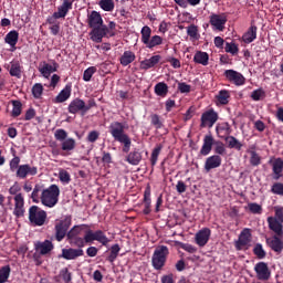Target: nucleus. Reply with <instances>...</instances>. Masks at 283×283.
Segmentation results:
<instances>
[{"mask_svg": "<svg viewBox=\"0 0 283 283\" xmlns=\"http://www.w3.org/2000/svg\"><path fill=\"white\" fill-rule=\"evenodd\" d=\"M155 94L157 96H160L161 98H165L167 94H169V86L165 82H159L155 85Z\"/></svg>", "mask_w": 283, "mask_h": 283, "instance_id": "f704fd0d", "label": "nucleus"}, {"mask_svg": "<svg viewBox=\"0 0 283 283\" xmlns=\"http://www.w3.org/2000/svg\"><path fill=\"white\" fill-rule=\"evenodd\" d=\"M55 139H57L60 143H63V140H66L67 138V132L65 129H56L54 133Z\"/></svg>", "mask_w": 283, "mask_h": 283, "instance_id": "052dcab7", "label": "nucleus"}, {"mask_svg": "<svg viewBox=\"0 0 283 283\" xmlns=\"http://www.w3.org/2000/svg\"><path fill=\"white\" fill-rule=\"evenodd\" d=\"M157 45H163V38L160 35H154L153 38H150V40L146 44V48L151 50V49L156 48Z\"/></svg>", "mask_w": 283, "mask_h": 283, "instance_id": "49530a36", "label": "nucleus"}, {"mask_svg": "<svg viewBox=\"0 0 283 283\" xmlns=\"http://www.w3.org/2000/svg\"><path fill=\"white\" fill-rule=\"evenodd\" d=\"M217 134L220 136L221 134L223 136H229L231 134V127L229 126V123H222L217 126Z\"/></svg>", "mask_w": 283, "mask_h": 283, "instance_id": "a18cd8bd", "label": "nucleus"}, {"mask_svg": "<svg viewBox=\"0 0 283 283\" xmlns=\"http://www.w3.org/2000/svg\"><path fill=\"white\" fill-rule=\"evenodd\" d=\"M59 179L62 182V185H70L72 181V177L70 176V172L65 169H60L59 170Z\"/></svg>", "mask_w": 283, "mask_h": 283, "instance_id": "c03bdc74", "label": "nucleus"}, {"mask_svg": "<svg viewBox=\"0 0 283 283\" xmlns=\"http://www.w3.org/2000/svg\"><path fill=\"white\" fill-rule=\"evenodd\" d=\"M73 3L63 2L59 8L57 12H54L51 18L48 19V23H54V19H65L67 17V12L72 10Z\"/></svg>", "mask_w": 283, "mask_h": 283, "instance_id": "4468645a", "label": "nucleus"}, {"mask_svg": "<svg viewBox=\"0 0 283 283\" xmlns=\"http://www.w3.org/2000/svg\"><path fill=\"white\" fill-rule=\"evenodd\" d=\"M210 25L212 27L213 30L223 32L224 25H227V13H212L210 15Z\"/></svg>", "mask_w": 283, "mask_h": 283, "instance_id": "9d476101", "label": "nucleus"}, {"mask_svg": "<svg viewBox=\"0 0 283 283\" xmlns=\"http://www.w3.org/2000/svg\"><path fill=\"white\" fill-rule=\"evenodd\" d=\"M40 193H43V187L41 185H35L34 188H33V191L31 193V199L36 205H39V202H41V195Z\"/></svg>", "mask_w": 283, "mask_h": 283, "instance_id": "4c0bfd02", "label": "nucleus"}, {"mask_svg": "<svg viewBox=\"0 0 283 283\" xmlns=\"http://www.w3.org/2000/svg\"><path fill=\"white\" fill-rule=\"evenodd\" d=\"M280 238H283V237L275 234L274 237L266 239V244L275 253H280L283 250V240Z\"/></svg>", "mask_w": 283, "mask_h": 283, "instance_id": "5701e85b", "label": "nucleus"}, {"mask_svg": "<svg viewBox=\"0 0 283 283\" xmlns=\"http://www.w3.org/2000/svg\"><path fill=\"white\" fill-rule=\"evenodd\" d=\"M4 42L8 43V45H10V48H15L17 43H19V32L17 31H10L6 38H4Z\"/></svg>", "mask_w": 283, "mask_h": 283, "instance_id": "c9c22d12", "label": "nucleus"}, {"mask_svg": "<svg viewBox=\"0 0 283 283\" xmlns=\"http://www.w3.org/2000/svg\"><path fill=\"white\" fill-rule=\"evenodd\" d=\"M252 101H262L264 98V91L262 88H258L251 93Z\"/></svg>", "mask_w": 283, "mask_h": 283, "instance_id": "e2e57ef3", "label": "nucleus"}, {"mask_svg": "<svg viewBox=\"0 0 283 283\" xmlns=\"http://www.w3.org/2000/svg\"><path fill=\"white\" fill-rule=\"evenodd\" d=\"M120 65L124 67H127L130 63H134L136 61V54L132 51H125L123 55L120 56Z\"/></svg>", "mask_w": 283, "mask_h": 283, "instance_id": "72a5a7b5", "label": "nucleus"}, {"mask_svg": "<svg viewBox=\"0 0 283 283\" xmlns=\"http://www.w3.org/2000/svg\"><path fill=\"white\" fill-rule=\"evenodd\" d=\"M83 255H84L83 249L69 248V249H62L61 258H63L64 260H76V258H83Z\"/></svg>", "mask_w": 283, "mask_h": 283, "instance_id": "aec40b11", "label": "nucleus"}, {"mask_svg": "<svg viewBox=\"0 0 283 283\" xmlns=\"http://www.w3.org/2000/svg\"><path fill=\"white\" fill-rule=\"evenodd\" d=\"M120 252V245L114 244L111 248V254L108 256L109 262H114L116 258H118V253Z\"/></svg>", "mask_w": 283, "mask_h": 283, "instance_id": "13d9d810", "label": "nucleus"}, {"mask_svg": "<svg viewBox=\"0 0 283 283\" xmlns=\"http://www.w3.org/2000/svg\"><path fill=\"white\" fill-rule=\"evenodd\" d=\"M218 103H220V105H227L229 103V98H231V94L229 93V91H220L218 96Z\"/></svg>", "mask_w": 283, "mask_h": 283, "instance_id": "37998d69", "label": "nucleus"}, {"mask_svg": "<svg viewBox=\"0 0 283 283\" xmlns=\"http://www.w3.org/2000/svg\"><path fill=\"white\" fill-rule=\"evenodd\" d=\"M140 160H143V155H140L139 151H132L127 156V163H129V165H138Z\"/></svg>", "mask_w": 283, "mask_h": 283, "instance_id": "58836bf2", "label": "nucleus"}, {"mask_svg": "<svg viewBox=\"0 0 283 283\" xmlns=\"http://www.w3.org/2000/svg\"><path fill=\"white\" fill-rule=\"evenodd\" d=\"M150 123L151 125H154L156 129H161L163 127V122L160 120V116H158L157 114H154L150 116Z\"/></svg>", "mask_w": 283, "mask_h": 283, "instance_id": "680f3d73", "label": "nucleus"}, {"mask_svg": "<svg viewBox=\"0 0 283 283\" xmlns=\"http://www.w3.org/2000/svg\"><path fill=\"white\" fill-rule=\"evenodd\" d=\"M193 61L198 65L207 66V65H209V53L202 52V51H197L195 53Z\"/></svg>", "mask_w": 283, "mask_h": 283, "instance_id": "7c9ffc66", "label": "nucleus"}, {"mask_svg": "<svg viewBox=\"0 0 283 283\" xmlns=\"http://www.w3.org/2000/svg\"><path fill=\"white\" fill-rule=\"evenodd\" d=\"M54 249V244L50 240H45L43 242L38 241L35 243V251L40 253V255H48Z\"/></svg>", "mask_w": 283, "mask_h": 283, "instance_id": "b1692460", "label": "nucleus"}, {"mask_svg": "<svg viewBox=\"0 0 283 283\" xmlns=\"http://www.w3.org/2000/svg\"><path fill=\"white\" fill-rule=\"evenodd\" d=\"M72 227V217H65L62 220H57L55 223V240L61 242L65 235H67V229Z\"/></svg>", "mask_w": 283, "mask_h": 283, "instance_id": "6e6552de", "label": "nucleus"}, {"mask_svg": "<svg viewBox=\"0 0 283 283\" xmlns=\"http://www.w3.org/2000/svg\"><path fill=\"white\" fill-rule=\"evenodd\" d=\"M4 70H8L10 76H14L15 78H21L23 74V66L18 60H13L9 64H4Z\"/></svg>", "mask_w": 283, "mask_h": 283, "instance_id": "dca6fc26", "label": "nucleus"}, {"mask_svg": "<svg viewBox=\"0 0 283 283\" xmlns=\"http://www.w3.org/2000/svg\"><path fill=\"white\" fill-rule=\"evenodd\" d=\"M254 39H258V27L251 25L249 30L243 34L242 40L245 43H253Z\"/></svg>", "mask_w": 283, "mask_h": 283, "instance_id": "2f4dec72", "label": "nucleus"}, {"mask_svg": "<svg viewBox=\"0 0 283 283\" xmlns=\"http://www.w3.org/2000/svg\"><path fill=\"white\" fill-rule=\"evenodd\" d=\"M210 238H211V230L209 228H203L196 233L195 242L196 244H198V247H206Z\"/></svg>", "mask_w": 283, "mask_h": 283, "instance_id": "f3484780", "label": "nucleus"}, {"mask_svg": "<svg viewBox=\"0 0 283 283\" xmlns=\"http://www.w3.org/2000/svg\"><path fill=\"white\" fill-rule=\"evenodd\" d=\"M103 24V17H101V13L97 11H92L88 15V27L94 28H101Z\"/></svg>", "mask_w": 283, "mask_h": 283, "instance_id": "cd10ccee", "label": "nucleus"}, {"mask_svg": "<svg viewBox=\"0 0 283 283\" xmlns=\"http://www.w3.org/2000/svg\"><path fill=\"white\" fill-rule=\"evenodd\" d=\"M107 32H109V29L105 24L95 27L90 32V38L94 41V43H103V38L107 36Z\"/></svg>", "mask_w": 283, "mask_h": 283, "instance_id": "f8f14e48", "label": "nucleus"}, {"mask_svg": "<svg viewBox=\"0 0 283 283\" xmlns=\"http://www.w3.org/2000/svg\"><path fill=\"white\" fill-rule=\"evenodd\" d=\"M108 129L114 140L124 145L123 151L125 154H129V149L132 148V139L127 134H125V125H123L120 122H113L111 123Z\"/></svg>", "mask_w": 283, "mask_h": 283, "instance_id": "f257e3e1", "label": "nucleus"}, {"mask_svg": "<svg viewBox=\"0 0 283 283\" xmlns=\"http://www.w3.org/2000/svg\"><path fill=\"white\" fill-rule=\"evenodd\" d=\"M96 66H90L88 69H86L83 73V81L90 83V81H92V76L96 74Z\"/></svg>", "mask_w": 283, "mask_h": 283, "instance_id": "603ef678", "label": "nucleus"}, {"mask_svg": "<svg viewBox=\"0 0 283 283\" xmlns=\"http://www.w3.org/2000/svg\"><path fill=\"white\" fill-rule=\"evenodd\" d=\"M167 255H169V248H167L166 245H159L155 249L151 258V263L156 271H160V269L165 266L167 262Z\"/></svg>", "mask_w": 283, "mask_h": 283, "instance_id": "20e7f679", "label": "nucleus"}, {"mask_svg": "<svg viewBox=\"0 0 283 283\" xmlns=\"http://www.w3.org/2000/svg\"><path fill=\"white\" fill-rule=\"evenodd\" d=\"M62 151H74L76 149V140L74 138H66L61 144Z\"/></svg>", "mask_w": 283, "mask_h": 283, "instance_id": "e433bc0d", "label": "nucleus"}, {"mask_svg": "<svg viewBox=\"0 0 283 283\" xmlns=\"http://www.w3.org/2000/svg\"><path fill=\"white\" fill-rule=\"evenodd\" d=\"M178 247H180V249H184V251H187V253H196V251H198V249H196V247H193L189 243L178 242Z\"/></svg>", "mask_w": 283, "mask_h": 283, "instance_id": "0e129e2a", "label": "nucleus"}, {"mask_svg": "<svg viewBox=\"0 0 283 283\" xmlns=\"http://www.w3.org/2000/svg\"><path fill=\"white\" fill-rule=\"evenodd\" d=\"M187 34L190 36V39H193V41H198V39H200L198 27H196V24H191L187 28Z\"/></svg>", "mask_w": 283, "mask_h": 283, "instance_id": "09e8293b", "label": "nucleus"}, {"mask_svg": "<svg viewBox=\"0 0 283 283\" xmlns=\"http://www.w3.org/2000/svg\"><path fill=\"white\" fill-rule=\"evenodd\" d=\"M268 226L279 238H283V207H274V217H268Z\"/></svg>", "mask_w": 283, "mask_h": 283, "instance_id": "7ed1b4c3", "label": "nucleus"}, {"mask_svg": "<svg viewBox=\"0 0 283 283\" xmlns=\"http://www.w3.org/2000/svg\"><path fill=\"white\" fill-rule=\"evenodd\" d=\"M29 220L33 227H43L48 220V212L38 206H32L29 209Z\"/></svg>", "mask_w": 283, "mask_h": 283, "instance_id": "423d86ee", "label": "nucleus"}, {"mask_svg": "<svg viewBox=\"0 0 283 283\" xmlns=\"http://www.w3.org/2000/svg\"><path fill=\"white\" fill-rule=\"evenodd\" d=\"M224 76L227 78V81H229L230 83H233L234 85H244V82L247 81L244 78V75H242V73L234 71V70H227L224 71Z\"/></svg>", "mask_w": 283, "mask_h": 283, "instance_id": "2eb2a0df", "label": "nucleus"}, {"mask_svg": "<svg viewBox=\"0 0 283 283\" xmlns=\"http://www.w3.org/2000/svg\"><path fill=\"white\" fill-rule=\"evenodd\" d=\"M230 149H238L241 150L242 149V143H240V140H238V138L233 137V136H229L226 138Z\"/></svg>", "mask_w": 283, "mask_h": 283, "instance_id": "a19ab883", "label": "nucleus"}, {"mask_svg": "<svg viewBox=\"0 0 283 283\" xmlns=\"http://www.w3.org/2000/svg\"><path fill=\"white\" fill-rule=\"evenodd\" d=\"M59 71V63L51 61V63L42 62L39 66V72L44 78H50L54 72Z\"/></svg>", "mask_w": 283, "mask_h": 283, "instance_id": "9b49d317", "label": "nucleus"}, {"mask_svg": "<svg viewBox=\"0 0 283 283\" xmlns=\"http://www.w3.org/2000/svg\"><path fill=\"white\" fill-rule=\"evenodd\" d=\"M248 154H250V164L252 165V167H258V165H260V163H262L260 155H258V153H255V150L249 149Z\"/></svg>", "mask_w": 283, "mask_h": 283, "instance_id": "de8ad7c7", "label": "nucleus"}, {"mask_svg": "<svg viewBox=\"0 0 283 283\" xmlns=\"http://www.w3.org/2000/svg\"><path fill=\"white\" fill-rule=\"evenodd\" d=\"M248 209L249 211H251V213H262V206H260L259 203H249Z\"/></svg>", "mask_w": 283, "mask_h": 283, "instance_id": "338daca9", "label": "nucleus"}, {"mask_svg": "<svg viewBox=\"0 0 283 283\" xmlns=\"http://www.w3.org/2000/svg\"><path fill=\"white\" fill-rule=\"evenodd\" d=\"M12 116L17 118V116H21V102L14 101L12 108Z\"/></svg>", "mask_w": 283, "mask_h": 283, "instance_id": "69168bd1", "label": "nucleus"}, {"mask_svg": "<svg viewBox=\"0 0 283 283\" xmlns=\"http://www.w3.org/2000/svg\"><path fill=\"white\" fill-rule=\"evenodd\" d=\"M271 193H274V196H283V184L282 182H275L271 187Z\"/></svg>", "mask_w": 283, "mask_h": 283, "instance_id": "bf43d9fd", "label": "nucleus"}, {"mask_svg": "<svg viewBox=\"0 0 283 283\" xmlns=\"http://www.w3.org/2000/svg\"><path fill=\"white\" fill-rule=\"evenodd\" d=\"M250 243H251V230L244 229L240 233L239 239L235 242V247L238 251H242V249H244V247H249Z\"/></svg>", "mask_w": 283, "mask_h": 283, "instance_id": "6ab92c4d", "label": "nucleus"}, {"mask_svg": "<svg viewBox=\"0 0 283 283\" xmlns=\"http://www.w3.org/2000/svg\"><path fill=\"white\" fill-rule=\"evenodd\" d=\"M254 271L259 280H269L271 277V272L269 271V265L264 262H260L255 265Z\"/></svg>", "mask_w": 283, "mask_h": 283, "instance_id": "393cba45", "label": "nucleus"}, {"mask_svg": "<svg viewBox=\"0 0 283 283\" xmlns=\"http://www.w3.org/2000/svg\"><path fill=\"white\" fill-rule=\"evenodd\" d=\"M20 164H21V157L14 156L9 163L10 171L12 172L17 171L19 167H21Z\"/></svg>", "mask_w": 283, "mask_h": 283, "instance_id": "6e6d98bb", "label": "nucleus"}, {"mask_svg": "<svg viewBox=\"0 0 283 283\" xmlns=\"http://www.w3.org/2000/svg\"><path fill=\"white\" fill-rule=\"evenodd\" d=\"M59 196H61L59 186L51 185L49 188L42 190L40 200L44 207L52 209L59 205Z\"/></svg>", "mask_w": 283, "mask_h": 283, "instance_id": "f03ea898", "label": "nucleus"}, {"mask_svg": "<svg viewBox=\"0 0 283 283\" xmlns=\"http://www.w3.org/2000/svg\"><path fill=\"white\" fill-rule=\"evenodd\" d=\"M160 151H163V145H157L151 153L150 163L151 165H156L158 163V156H160Z\"/></svg>", "mask_w": 283, "mask_h": 283, "instance_id": "5fc2aeb1", "label": "nucleus"}, {"mask_svg": "<svg viewBox=\"0 0 283 283\" xmlns=\"http://www.w3.org/2000/svg\"><path fill=\"white\" fill-rule=\"evenodd\" d=\"M222 165V157L219 155H212L206 159L205 169L207 172L211 171V169H218Z\"/></svg>", "mask_w": 283, "mask_h": 283, "instance_id": "4be33fe9", "label": "nucleus"}, {"mask_svg": "<svg viewBox=\"0 0 283 283\" xmlns=\"http://www.w3.org/2000/svg\"><path fill=\"white\" fill-rule=\"evenodd\" d=\"M72 96V87L65 86L55 97V103H65Z\"/></svg>", "mask_w": 283, "mask_h": 283, "instance_id": "473e14b6", "label": "nucleus"}, {"mask_svg": "<svg viewBox=\"0 0 283 283\" xmlns=\"http://www.w3.org/2000/svg\"><path fill=\"white\" fill-rule=\"evenodd\" d=\"M85 242H87V244H91L92 242H98L103 247H107V244H109V238H107L103 230H87L85 232Z\"/></svg>", "mask_w": 283, "mask_h": 283, "instance_id": "0eeeda50", "label": "nucleus"}, {"mask_svg": "<svg viewBox=\"0 0 283 283\" xmlns=\"http://www.w3.org/2000/svg\"><path fill=\"white\" fill-rule=\"evenodd\" d=\"M253 253L256 255V258H259V260H264V258H266V252L261 243L255 244Z\"/></svg>", "mask_w": 283, "mask_h": 283, "instance_id": "864d4df0", "label": "nucleus"}, {"mask_svg": "<svg viewBox=\"0 0 283 283\" xmlns=\"http://www.w3.org/2000/svg\"><path fill=\"white\" fill-rule=\"evenodd\" d=\"M39 174V168L36 166H30V164L20 165L15 171L17 178L20 180H25L28 176H36Z\"/></svg>", "mask_w": 283, "mask_h": 283, "instance_id": "1a4fd4ad", "label": "nucleus"}, {"mask_svg": "<svg viewBox=\"0 0 283 283\" xmlns=\"http://www.w3.org/2000/svg\"><path fill=\"white\" fill-rule=\"evenodd\" d=\"M218 122V113L208 111L201 115V127H213Z\"/></svg>", "mask_w": 283, "mask_h": 283, "instance_id": "a211bd4d", "label": "nucleus"}, {"mask_svg": "<svg viewBox=\"0 0 283 283\" xmlns=\"http://www.w3.org/2000/svg\"><path fill=\"white\" fill-rule=\"evenodd\" d=\"M10 265H4L0 269V283L8 282V277H10Z\"/></svg>", "mask_w": 283, "mask_h": 283, "instance_id": "8fccbe9b", "label": "nucleus"}, {"mask_svg": "<svg viewBox=\"0 0 283 283\" xmlns=\"http://www.w3.org/2000/svg\"><path fill=\"white\" fill-rule=\"evenodd\" d=\"M214 153H217L219 156H224L227 154V148H224V144L221 142L216 143Z\"/></svg>", "mask_w": 283, "mask_h": 283, "instance_id": "774afa93", "label": "nucleus"}, {"mask_svg": "<svg viewBox=\"0 0 283 283\" xmlns=\"http://www.w3.org/2000/svg\"><path fill=\"white\" fill-rule=\"evenodd\" d=\"M14 209H13V216L15 218H23L25 216V199L23 198L22 193H19L14 196Z\"/></svg>", "mask_w": 283, "mask_h": 283, "instance_id": "ddd939ff", "label": "nucleus"}, {"mask_svg": "<svg viewBox=\"0 0 283 283\" xmlns=\"http://www.w3.org/2000/svg\"><path fill=\"white\" fill-rule=\"evenodd\" d=\"M163 57L160 55H153L150 59H146L140 62V70H151V67H156Z\"/></svg>", "mask_w": 283, "mask_h": 283, "instance_id": "bb28decb", "label": "nucleus"}, {"mask_svg": "<svg viewBox=\"0 0 283 283\" xmlns=\"http://www.w3.org/2000/svg\"><path fill=\"white\" fill-rule=\"evenodd\" d=\"M226 52H228L229 54H232L233 56H235V54H238V52L240 51L238 49V44H235L234 42H227L226 43V48H224Z\"/></svg>", "mask_w": 283, "mask_h": 283, "instance_id": "4d7b16f0", "label": "nucleus"}, {"mask_svg": "<svg viewBox=\"0 0 283 283\" xmlns=\"http://www.w3.org/2000/svg\"><path fill=\"white\" fill-rule=\"evenodd\" d=\"M98 6L104 12H112L114 10V0H99Z\"/></svg>", "mask_w": 283, "mask_h": 283, "instance_id": "79ce46f5", "label": "nucleus"}, {"mask_svg": "<svg viewBox=\"0 0 283 283\" xmlns=\"http://www.w3.org/2000/svg\"><path fill=\"white\" fill-rule=\"evenodd\" d=\"M82 233L83 226H74L66 234L70 244L77 247V249H83L87 244V241H85V234L84 238L81 237Z\"/></svg>", "mask_w": 283, "mask_h": 283, "instance_id": "39448f33", "label": "nucleus"}, {"mask_svg": "<svg viewBox=\"0 0 283 283\" xmlns=\"http://www.w3.org/2000/svg\"><path fill=\"white\" fill-rule=\"evenodd\" d=\"M272 171H273L274 180H280L282 178V171H283L282 158H276L272 161Z\"/></svg>", "mask_w": 283, "mask_h": 283, "instance_id": "c85d7f7f", "label": "nucleus"}, {"mask_svg": "<svg viewBox=\"0 0 283 283\" xmlns=\"http://www.w3.org/2000/svg\"><path fill=\"white\" fill-rule=\"evenodd\" d=\"M140 34H142V43L146 45L148 41L151 39V28H149L148 25L143 27Z\"/></svg>", "mask_w": 283, "mask_h": 283, "instance_id": "ea45409f", "label": "nucleus"}, {"mask_svg": "<svg viewBox=\"0 0 283 283\" xmlns=\"http://www.w3.org/2000/svg\"><path fill=\"white\" fill-rule=\"evenodd\" d=\"M43 84L41 83H35L32 86V96L35 98H41L43 96Z\"/></svg>", "mask_w": 283, "mask_h": 283, "instance_id": "3c124183", "label": "nucleus"}, {"mask_svg": "<svg viewBox=\"0 0 283 283\" xmlns=\"http://www.w3.org/2000/svg\"><path fill=\"white\" fill-rule=\"evenodd\" d=\"M211 149H213V136L206 135L203 138V144L200 149L201 156H209L211 154Z\"/></svg>", "mask_w": 283, "mask_h": 283, "instance_id": "a878e982", "label": "nucleus"}, {"mask_svg": "<svg viewBox=\"0 0 283 283\" xmlns=\"http://www.w3.org/2000/svg\"><path fill=\"white\" fill-rule=\"evenodd\" d=\"M67 109L70 114H78V112H82V114H86L85 101L81 98H75L69 104Z\"/></svg>", "mask_w": 283, "mask_h": 283, "instance_id": "412c9836", "label": "nucleus"}, {"mask_svg": "<svg viewBox=\"0 0 283 283\" xmlns=\"http://www.w3.org/2000/svg\"><path fill=\"white\" fill-rule=\"evenodd\" d=\"M144 213L149 216L151 213V189L147 188L144 192Z\"/></svg>", "mask_w": 283, "mask_h": 283, "instance_id": "c756f323", "label": "nucleus"}]
</instances>
